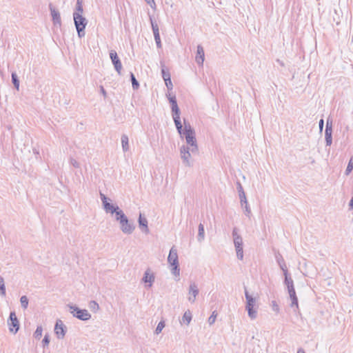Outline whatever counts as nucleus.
<instances>
[{
    "instance_id": "1",
    "label": "nucleus",
    "mask_w": 353,
    "mask_h": 353,
    "mask_svg": "<svg viewBox=\"0 0 353 353\" xmlns=\"http://www.w3.org/2000/svg\"><path fill=\"white\" fill-rule=\"evenodd\" d=\"M183 123L185 124V132L182 133V137L184 136L187 143L186 146H189L191 149V152L194 154L198 153V145L195 137L194 130L192 128L190 123L184 119Z\"/></svg>"
},
{
    "instance_id": "2",
    "label": "nucleus",
    "mask_w": 353,
    "mask_h": 353,
    "mask_svg": "<svg viewBox=\"0 0 353 353\" xmlns=\"http://www.w3.org/2000/svg\"><path fill=\"white\" fill-rule=\"evenodd\" d=\"M168 262L172 266L171 272L176 276L180 274V268L179 264V258L177 254V250L174 246L172 247L169 255L168 256Z\"/></svg>"
},
{
    "instance_id": "3",
    "label": "nucleus",
    "mask_w": 353,
    "mask_h": 353,
    "mask_svg": "<svg viewBox=\"0 0 353 353\" xmlns=\"http://www.w3.org/2000/svg\"><path fill=\"white\" fill-rule=\"evenodd\" d=\"M73 18L78 36L79 38H82L85 36V28L88 21L79 12H74Z\"/></svg>"
},
{
    "instance_id": "4",
    "label": "nucleus",
    "mask_w": 353,
    "mask_h": 353,
    "mask_svg": "<svg viewBox=\"0 0 353 353\" xmlns=\"http://www.w3.org/2000/svg\"><path fill=\"white\" fill-rule=\"evenodd\" d=\"M232 237L234 245L236 252V256L239 260H242L243 258V239L239 234V230L234 228L232 230Z\"/></svg>"
},
{
    "instance_id": "5",
    "label": "nucleus",
    "mask_w": 353,
    "mask_h": 353,
    "mask_svg": "<svg viewBox=\"0 0 353 353\" xmlns=\"http://www.w3.org/2000/svg\"><path fill=\"white\" fill-rule=\"evenodd\" d=\"M245 296L247 301L245 308L248 311V316L251 319H255L257 314L256 310L254 309L256 299L248 293L246 289L245 290Z\"/></svg>"
},
{
    "instance_id": "6",
    "label": "nucleus",
    "mask_w": 353,
    "mask_h": 353,
    "mask_svg": "<svg viewBox=\"0 0 353 353\" xmlns=\"http://www.w3.org/2000/svg\"><path fill=\"white\" fill-rule=\"evenodd\" d=\"M70 313L73 316L81 321H88L91 318V314L87 310H82L76 305H68Z\"/></svg>"
},
{
    "instance_id": "7",
    "label": "nucleus",
    "mask_w": 353,
    "mask_h": 353,
    "mask_svg": "<svg viewBox=\"0 0 353 353\" xmlns=\"http://www.w3.org/2000/svg\"><path fill=\"white\" fill-rule=\"evenodd\" d=\"M180 154L183 164L188 167L192 166V163L190 160L191 154H192L190 148L185 145H182L180 148Z\"/></svg>"
},
{
    "instance_id": "8",
    "label": "nucleus",
    "mask_w": 353,
    "mask_h": 353,
    "mask_svg": "<svg viewBox=\"0 0 353 353\" xmlns=\"http://www.w3.org/2000/svg\"><path fill=\"white\" fill-rule=\"evenodd\" d=\"M119 225L121 230L125 234H131L135 229L134 223L129 221L127 216L119 222Z\"/></svg>"
},
{
    "instance_id": "9",
    "label": "nucleus",
    "mask_w": 353,
    "mask_h": 353,
    "mask_svg": "<svg viewBox=\"0 0 353 353\" xmlns=\"http://www.w3.org/2000/svg\"><path fill=\"white\" fill-rule=\"evenodd\" d=\"M8 325L10 332L16 334L19 330V322L14 312H11L10 313V316L8 319Z\"/></svg>"
},
{
    "instance_id": "10",
    "label": "nucleus",
    "mask_w": 353,
    "mask_h": 353,
    "mask_svg": "<svg viewBox=\"0 0 353 353\" xmlns=\"http://www.w3.org/2000/svg\"><path fill=\"white\" fill-rule=\"evenodd\" d=\"M199 290L197 284L195 282H190L188 289V299L191 303H194L196 301V296L199 295Z\"/></svg>"
},
{
    "instance_id": "11",
    "label": "nucleus",
    "mask_w": 353,
    "mask_h": 353,
    "mask_svg": "<svg viewBox=\"0 0 353 353\" xmlns=\"http://www.w3.org/2000/svg\"><path fill=\"white\" fill-rule=\"evenodd\" d=\"M49 9L50 10V14L54 26L57 27H61V19L59 10L55 9L52 3L49 4Z\"/></svg>"
},
{
    "instance_id": "12",
    "label": "nucleus",
    "mask_w": 353,
    "mask_h": 353,
    "mask_svg": "<svg viewBox=\"0 0 353 353\" xmlns=\"http://www.w3.org/2000/svg\"><path fill=\"white\" fill-rule=\"evenodd\" d=\"M110 58L112 62V64L114 65L116 71L118 72L119 74H120L122 69V64L115 50H110Z\"/></svg>"
},
{
    "instance_id": "13",
    "label": "nucleus",
    "mask_w": 353,
    "mask_h": 353,
    "mask_svg": "<svg viewBox=\"0 0 353 353\" xmlns=\"http://www.w3.org/2000/svg\"><path fill=\"white\" fill-rule=\"evenodd\" d=\"M107 213H110L112 214H115V219L119 223L121 221H123L125 217H126V215L123 212L122 210L119 208L118 205H114L110 210H108V212H106Z\"/></svg>"
},
{
    "instance_id": "14",
    "label": "nucleus",
    "mask_w": 353,
    "mask_h": 353,
    "mask_svg": "<svg viewBox=\"0 0 353 353\" xmlns=\"http://www.w3.org/2000/svg\"><path fill=\"white\" fill-rule=\"evenodd\" d=\"M54 332L59 339H63L65 335V326L61 320L57 321Z\"/></svg>"
},
{
    "instance_id": "15",
    "label": "nucleus",
    "mask_w": 353,
    "mask_h": 353,
    "mask_svg": "<svg viewBox=\"0 0 353 353\" xmlns=\"http://www.w3.org/2000/svg\"><path fill=\"white\" fill-rule=\"evenodd\" d=\"M180 114L178 113L176 114H172V118L176 125V128L177 130L178 133L182 137V133L185 132V128H183V125L180 119Z\"/></svg>"
},
{
    "instance_id": "16",
    "label": "nucleus",
    "mask_w": 353,
    "mask_h": 353,
    "mask_svg": "<svg viewBox=\"0 0 353 353\" xmlns=\"http://www.w3.org/2000/svg\"><path fill=\"white\" fill-rule=\"evenodd\" d=\"M204 50L203 48L201 45L197 46L196 50V55L195 57V61L198 65H202L204 61Z\"/></svg>"
},
{
    "instance_id": "17",
    "label": "nucleus",
    "mask_w": 353,
    "mask_h": 353,
    "mask_svg": "<svg viewBox=\"0 0 353 353\" xmlns=\"http://www.w3.org/2000/svg\"><path fill=\"white\" fill-rule=\"evenodd\" d=\"M139 228L142 232H143L145 234L149 233V229L148 226V220L147 219L143 216L141 214H139V219H138Z\"/></svg>"
},
{
    "instance_id": "18",
    "label": "nucleus",
    "mask_w": 353,
    "mask_h": 353,
    "mask_svg": "<svg viewBox=\"0 0 353 353\" xmlns=\"http://www.w3.org/2000/svg\"><path fill=\"white\" fill-rule=\"evenodd\" d=\"M155 276L153 273L151 272L150 269H148L142 279L143 282L145 283H149L148 287H151L152 283L154 282Z\"/></svg>"
},
{
    "instance_id": "19",
    "label": "nucleus",
    "mask_w": 353,
    "mask_h": 353,
    "mask_svg": "<svg viewBox=\"0 0 353 353\" xmlns=\"http://www.w3.org/2000/svg\"><path fill=\"white\" fill-rule=\"evenodd\" d=\"M288 293L290 295V298L291 299L290 306L292 307H295L296 309L298 310L299 309L298 298L296 294L295 289L292 288V289L288 290Z\"/></svg>"
},
{
    "instance_id": "20",
    "label": "nucleus",
    "mask_w": 353,
    "mask_h": 353,
    "mask_svg": "<svg viewBox=\"0 0 353 353\" xmlns=\"http://www.w3.org/2000/svg\"><path fill=\"white\" fill-rule=\"evenodd\" d=\"M168 100L171 104L172 114H176L181 113L180 109L177 105V101L175 96L168 97Z\"/></svg>"
},
{
    "instance_id": "21",
    "label": "nucleus",
    "mask_w": 353,
    "mask_h": 353,
    "mask_svg": "<svg viewBox=\"0 0 353 353\" xmlns=\"http://www.w3.org/2000/svg\"><path fill=\"white\" fill-rule=\"evenodd\" d=\"M100 198L105 211L108 212V210H110L114 205L109 202V201H111V199L108 198L104 194L101 192H100Z\"/></svg>"
},
{
    "instance_id": "22",
    "label": "nucleus",
    "mask_w": 353,
    "mask_h": 353,
    "mask_svg": "<svg viewBox=\"0 0 353 353\" xmlns=\"http://www.w3.org/2000/svg\"><path fill=\"white\" fill-rule=\"evenodd\" d=\"M275 259H276V261L278 265H279L280 268L282 270V271L283 272L288 271L285 262L282 255L279 252H277L275 254Z\"/></svg>"
},
{
    "instance_id": "23",
    "label": "nucleus",
    "mask_w": 353,
    "mask_h": 353,
    "mask_svg": "<svg viewBox=\"0 0 353 353\" xmlns=\"http://www.w3.org/2000/svg\"><path fill=\"white\" fill-rule=\"evenodd\" d=\"M283 275L285 276L284 283L287 286L288 290L294 288V281L291 276L288 274V271L284 272Z\"/></svg>"
},
{
    "instance_id": "24",
    "label": "nucleus",
    "mask_w": 353,
    "mask_h": 353,
    "mask_svg": "<svg viewBox=\"0 0 353 353\" xmlns=\"http://www.w3.org/2000/svg\"><path fill=\"white\" fill-rule=\"evenodd\" d=\"M150 19L152 28V31H153V34H154V40H159L160 34H159V26H158L157 23L153 21L152 17H150Z\"/></svg>"
},
{
    "instance_id": "25",
    "label": "nucleus",
    "mask_w": 353,
    "mask_h": 353,
    "mask_svg": "<svg viewBox=\"0 0 353 353\" xmlns=\"http://www.w3.org/2000/svg\"><path fill=\"white\" fill-rule=\"evenodd\" d=\"M192 320V313L190 310H187L183 314V316L182 317V319L181 321V323H184L187 325L190 324V321Z\"/></svg>"
},
{
    "instance_id": "26",
    "label": "nucleus",
    "mask_w": 353,
    "mask_h": 353,
    "mask_svg": "<svg viewBox=\"0 0 353 353\" xmlns=\"http://www.w3.org/2000/svg\"><path fill=\"white\" fill-rule=\"evenodd\" d=\"M332 130H329L328 129H325V139L326 145H331L332 143Z\"/></svg>"
},
{
    "instance_id": "27",
    "label": "nucleus",
    "mask_w": 353,
    "mask_h": 353,
    "mask_svg": "<svg viewBox=\"0 0 353 353\" xmlns=\"http://www.w3.org/2000/svg\"><path fill=\"white\" fill-rule=\"evenodd\" d=\"M121 145L123 152H127L129 150L128 137L126 134L121 136Z\"/></svg>"
},
{
    "instance_id": "28",
    "label": "nucleus",
    "mask_w": 353,
    "mask_h": 353,
    "mask_svg": "<svg viewBox=\"0 0 353 353\" xmlns=\"http://www.w3.org/2000/svg\"><path fill=\"white\" fill-rule=\"evenodd\" d=\"M204 239H205L204 226L202 223H200L199 225L197 239H198V241L201 242L204 240Z\"/></svg>"
},
{
    "instance_id": "29",
    "label": "nucleus",
    "mask_w": 353,
    "mask_h": 353,
    "mask_svg": "<svg viewBox=\"0 0 353 353\" xmlns=\"http://www.w3.org/2000/svg\"><path fill=\"white\" fill-rule=\"evenodd\" d=\"M161 74L164 81H167L170 78L169 71L165 68V65L161 63Z\"/></svg>"
},
{
    "instance_id": "30",
    "label": "nucleus",
    "mask_w": 353,
    "mask_h": 353,
    "mask_svg": "<svg viewBox=\"0 0 353 353\" xmlns=\"http://www.w3.org/2000/svg\"><path fill=\"white\" fill-rule=\"evenodd\" d=\"M11 77H12V82L14 85V87L17 90H19V78H18L16 72H12Z\"/></svg>"
},
{
    "instance_id": "31",
    "label": "nucleus",
    "mask_w": 353,
    "mask_h": 353,
    "mask_svg": "<svg viewBox=\"0 0 353 353\" xmlns=\"http://www.w3.org/2000/svg\"><path fill=\"white\" fill-rule=\"evenodd\" d=\"M130 79L132 81V88L134 90H137L139 88V81L136 79L135 76L132 72H130Z\"/></svg>"
},
{
    "instance_id": "32",
    "label": "nucleus",
    "mask_w": 353,
    "mask_h": 353,
    "mask_svg": "<svg viewBox=\"0 0 353 353\" xmlns=\"http://www.w3.org/2000/svg\"><path fill=\"white\" fill-rule=\"evenodd\" d=\"M42 332H43V328L41 325L39 326H37L35 332H34V337L36 339H40V338L42 336Z\"/></svg>"
},
{
    "instance_id": "33",
    "label": "nucleus",
    "mask_w": 353,
    "mask_h": 353,
    "mask_svg": "<svg viewBox=\"0 0 353 353\" xmlns=\"http://www.w3.org/2000/svg\"><path fill=\"white\" fill-rule=\"evenodd\" d=\"M0 294L3 296H6V287L4 283V279L0 276Z\"/></svg>"
},
{
    "instance_id": "34",
    "label": "nucleus",
    "mask_w": 353,
    "mask_h": 353,
    "mask_svg": "<svg viewBox=\"0 0 353 353\" xmlns=\"http://www.w3.org/2000/svg\"><path fill=\"white\" fill-rule=\"evenodd\" d=\"M89 307L92 311L95 312L99 309V305L95 301H91L89 303Z\"/></svg>"
},
{
    "instance_id": "35",
    "label": "nucleus",
    "mask_w": 353,
    "mask_h": 353,
    "mask_svg": "<svg viewBox=\"0 0 353 353\" xmlns=\"http://www.w3.org/2000/svg\"><path fill=\"white\" fill-rule=\"evenodd\" d=\"M20 301H21V307L26 310L28 305V299L27 296H22L20 299Z\"/></svg>"
},
{
    "instance_id": "36",
    "label": "nucleus",
    "mask_w": 353,
    "mask_h": 353,
    "mask_svg": "<svg viewBox=\"0 0 353 353\" xmlns=\"http://www.w3.org/2000/svg\"><path fill=\"white\" fill-rule=\"evenodd\" d=\"M165 327V322L163 321H161L156 327L155 334H159L161 332L162 330Z\"/></svg>"
},
{
    "instance_id": "37",
    "label": "nucleus",
    "mask_w": 353,
    "mask_h": 353,
    "mask_svg": "<svg viewBox=\"0 0 353 353\" xmlns=\"http://www.w3.org/2000/svg\"><path fill=\"white\" fill-rule=\"evenodd\" d=\"M239 199H240V203L242 207H243L244 205H247L248 201L245 196V192H242L241 194H239Z\"/></svg>"
},
{
    "instance_id": "38",
    "label": "nucleus",
    "mask_w": 353,
    "mask_h": 353,
    "mask_svg": "<svg viewBox=\"0 0 353 353\" xmlns=\"http://www.w3.org/2000/svg\"><path fill=\"white\" fill-rule=\"evenodd\" d=\"M83 6H82V0H77V6H76V12H79L82 14L83 13Z\"/></svg>"
},
{
    "instance_id": "39",
    "label": "nucleus",
    "mask_w": 353,
    "mask_h": 353,
    "mask_svg": "<svg viewBox=\"0 0 353 353\" xmlns=\"http://www.w3.org/2000/svg\"><path fill=\"white\" fill-rule=\"evenodd\" d=\"M216 316H217L216 312V311L212 312V314L210 315V316L208 319V323L210 325H212L215 322Z\"/></svg>"
},
{
    "instance_id": "40",
    "label": "nucleus",
    "mask_w": 353,
    "mask_h": 353,
    "mask_svg": "<svg viewBox=\"0 0 353 353\" xmlns=\"http://www.w3.org/2000/svg\"><path fill=\"white\" fill-rule=\"evenodd\" d=\"M49 343H50V336L48 334H46L44 336V338L42 341L43 347H45L46 346H48Z\"/></svg>"
},
{
    "instance_id": "41",
    "label": "nucleus",
    "mask_w": 353,
    "mask_h": 353,
    "mask_svg": "<svg viewBox=\"0 0 353 353\" xmlns=\"http://www.w3.org/2000/svg\"><path fill=\"white\" fill-rule=\"evenodd\" d=\"M352 170H353V163H352V159H351L350 161H349L347 168L345 170V174L348 175L352 172Z\"/></svg>"
},
{
    "instance_id": "42",
    "label": "nucleus",
    "mask_w": 353,
    "mask_h": 353,
    "mask_svg": "<svg viewBox=\"0 0 353 353\" xmlns=\"http://www.w3.org/2000/svg\"><path fill=\"white\" fill-rule=\"evenodd\" d=\"M325 129H328L329 130H332V119L328 118L326 122Z\"/></svg>"
},
{
    "instance_id": "43",
    "label": "nucleus",
    "mask_w": 353,
    "mask_h": 353,
    "mask_svg": "<svg viewBox=\"0 0 353 353\" xmlns=\"http://www.w3.org/2000/svg\"><path fill=\"white\" fill-rule=\"evenodd\" d=\"M244 208H245V214L250 217V214H251V210L248 205V203H247V205H243Z\"/></svg>"
},
{
    "instance_id": "44",
    "label": "nucleus",
    "mask_w": 353,
    "mask_h": 353,
    "mask_svg": "<svg viewBox=\"0 0 353 353\" xmlns=\"http://www.w3.org/2000/svg\"><path fill=\"white\" fill-rule=\"evenodd\" d=\"M236 189L238 190L239 194H241L242 192H245L243 186L239 181L236 182Z\"/></svg>"
},
{
    "instance_id": "45",
    "label": "nucleus",
    "mask_w": 353,
    "mask_h": 353,
    "mask_svg": "<svg viewBox=\"0 0 353 353\" xmlns=\"http://www.w3.org/2000/svg\"><path fill=\"white\" fill-rule=\"evenodd\" d=\"M165 85H166L167 88H168L169 90H172V88H173V85H172V81H171V79H168L167 81H165Z\"/></svg>"
},
{
    "instance_id": "46",
    "label": "nucleus",
    "mask_w": 353,
    "mask_h": 353,
    "mask_svg": "<svg viewBox=\"0 0 353 353\" xmlns=\"http://www.w3.org/2000/svg\"><path fill=\"white\" fill-rule=\"evenodd\" d=\"M70 163H71V164L74 168H79V163L75 159H71Z\"/></svg>"
},
{
    "instance_id": "47",
    "label": "nucleus",
    "mask_w": 353,
    "mask_h": 353,
    "mask_svg": "<svg viewBox=\"0 0 353 353\" xmlns=\"http://www.w3.org/2000/svg\"><path fill=\"white\" fill-rule=\"evenodd\" d=\"M147 3L148 5H150L152 8H156V3H155L154 0H148L147 1Z\"/></svg>"
},
{
    "instance_id": "48",
    "label": "nucleus",
    "mask_w": 353,
    "mask_h": 353,
    "mask_svg": "<svg viewBox=\"0 0 353 353\" xmlns=\"http://www.w3.org/2000/svg\"><path fill=\"white\" fill-rule=\"evenodd\" d=\"M272 303H273V310L278 312L279 310V305L276 303L275 301H273Z\"/></svg>"
},
{
    "instance_id": "49",
    "label": "nucleus",
    "mask_w": 353,
    "mask_h": 353,
    "mask_svg": "<svg viewBox=\"0 0 353 353\" xmlns=\"http://www.w3.org/2000/svg\"><path fill=\"white\" fill-rule=\"evenodd\" d=\"M323 124H324V121H323V119H321L319 123V129L321 131L323 130Z\"/></svg>"
},
{
    "instance_id": "50",
    "label": "nucleus",
    "mask_w": 353,
    "mask_h": 353,
    "mask_svg": "<svg viewBox=\"0 0 353 353\" xmlns=\"http://www.w3.org/2000/svg\"><path fill=\"white\" fill-rule=\"evenodd\" d=\"M155 42L157 43V48H161V39H159V40H155Z\"/></svg>"
},
{
    "instance_id": "51",
    "label": "nucleus",
    "mask_w": 353,
    "mask_h": 353,
    "mask_svg": "<svg viewBox=\"0 0 353 353\" xmlns=\"http://www.w3.org/2000/svg\"><path fill=\"white\" fill-rule=\"evenodd\" d=\"M349 208H350V210H352L353 209V196L352 197V199H351V200L350 201Z\"/></svg>"
},
{
    "instance_id": "52",
    "label": "nucleus",
    "mask_w": 353,
    "mask_h": 353,
    "mask_svg": "<svg viewBox=\"0 0 353 353\" xmlns=\"http://www.w3.org/2000/svg\"><path fill=\"white\" fill-rule=\"evenodd\" d=\"M101 92L102 93V94L104 96V97H106V91L105 90V89L103 88V86H101Z\"/></svg>"
},
{
    "instance_id": "53",
    "label": "nucleus",
    "mask_w": 353,
    "mask_h": 353,
    "mask_svg": "<svg viewBox=\"0 0 353 353\" xmlns=\"http://www.w3.org/2000/svg\"><path fill=\"white\" fill-rule=\"evenodd\" d=\"M297 353H305L304 350L302 348H299L297 351Z\"/></svg>"
},
{
    "instance_id": "54",
    "label": "nucleus",
    "mask_w": 353,
    "mask_h": 353,
    "mask_svg": "<svg viewBox=\"0 0 353 353\" xmlns=\"http://www.w3.org/2000/svg\"><path fill=\"white\" fill-rule=\"evenodd\" d=\"M146 2L148 1V0H145Z\"/></svg>"
}]
</instances>
